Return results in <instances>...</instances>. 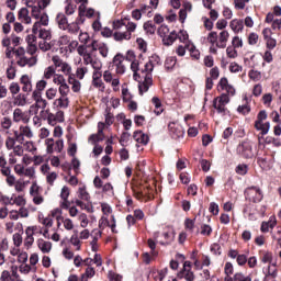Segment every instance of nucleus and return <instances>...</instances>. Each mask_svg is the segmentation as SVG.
<instances>
[{
	"label": "nucleus",
	"instance_id": "1",
	"mask_svg": "<svg viewBox=\"0 0 281 281\" xmlns=\"http://www.w3.org/2000/svg\"><path fill=\"white\" fill-rule=\"evenodd\" d=\"M267 111L261 110L257 115V120L255 121V128L256 131H260L261 135H267L271 128L270 122H263V120H267Z\"/></svg>",
	"mask_w": 281,
	"mask_h": 281
},
{
	"label": "nucleus",
	"instance_id": "2",
	"mask_svg": "<svg viewBox=\"0 0 281 281\" xmlns=\"http://www.w3.org/2000/svg\"><path fill=\"white\" fill-rule=\"evenodd\" d=\"M245 199L250 203H260L262 199H265V194H262V190L259 187H248L245 191Z\"/></svg>",
	"mask_w": 281,
	"mask_h": 281
},
{
	"label": "nucleus",
	"instance_id": "3",
	"mask_svg": "<svg viewBox=\"0 0 281 281\" xmlns=\"http://www.w3.org/2000/svg\"><path fill=\"white\" fill-rule=\"evenodd\" d=\"M237 154L244 159H251L254 157V146L249 142H243L237 146Z\"/></svg>",
	"mask_w": 281,
	"mask_h": 281
},
{
	"label": "nucleus",
	"instance_id": "4",
	"mask_svg": "<svg viewBox=\"0 0 281 281\" xmlns=\"http://www.w3.org/2000/svg\"><path fill=\"white\" fill-rule=\"evenodd\" d=\"M192 262L190 261H184L183 263V269L178 272V278L179 280H184L186 281H194V272H192Z\"/></svg>",
	"mask_w": 281,
	"mask_h": 281
},
{
	"label": "nucleus",
	"instance_id": "5",
	"mask_svg": "<svg viewBox=\"0 0 281 281\" xmlns=\"http://www.w3.org/2000/svg\"><path fill=\"white\" fill-rule=\"evenodd\" d=\"M13 122L19 123L23 122V124L30 123V112H24L23 110L16 108L13 111Z\"/></svg>",
	"mask_w": 281,
	"mask_h": 281
},
{
	"label": "nucleus",
	"instance_id": "6",
	"mask_svg": "<svg viewBox=\"0 0 281 281\" xmlns=\"http://www.w3.org/2000/svg\"><path fill=\"white\" fill-rule=\"evenodd\" d=\"M218 89L221 91H226V95H236V89L234 86L229 85V81L226 77H223L218 82Z\"/></svg>",
	"mask_w": 281,
	"mask_h": 281
},
{
	"label": "nucleus",
	"instance_id": "7",
	"mask_svg": "<svg viewBox=\"0 0 281 281\" xmlns=\"http://www.w3.org/2000/svg\"><path fill=\"white\" fill-rule=\"evenodd\" d=\"M113 65L116 67V74L121 76L126 72V65H124V56L122 54H116L113 58Z\"/></svg>",
	"mask_w": 281,
	"mask_h": 281
},
{
	"label": "nucleus",
	"instance_id": "8",
	"mask_svg": "<svg viewBox=\"0 0 281 281\" xmlns=\"http://www.w3.org/2000/svg\"><path fill=\"white\" fill-rule=\"evenodd\" d=\"M150 87H153V75H146L144 81L138 85L139 94L144 95Z\"/></svg>",
	"mask_w": 281,
	"mask_h": 281
},
{
	"label": "nucleus",
	"instance_id": "9",
	"mask_svg": "<svg viewBox=\"0 0 281 281\" xmlns=\"http://www.w3.org/2000/svg\"><path fill=\"white\" fill-rule=\"evenodd\" d=\"M46 108H47V100L42 98L35 101V104L30 106L29 113H31L32 115H37L38 109L45 110Z\"/></svg>",
	"mask_w": 281,
	"mask_h": 281
},
{
	"label": "nucleus",
	"instance_id": "10",
	"mask_svg": "<svg viewBox=\"0 0 281 281\" xmlns=\"http://www.w3.org/2000/svg\"><path fill=\"white\" fill-rule=\"evenodd\" d=\"M56 23L59 30H63L64 32H66L67 27H69V20L67 19V15H65V13H58L56 15Z\"/></svg>",
	"mask_w": 281,
	"mask_h": 281
},
{
	"label": "nucleus",
	"instance_id": "11",
	"mask_svg": "<svg viewBox=\"0 0 281 281\" xmlns=\"http://www.w3.org/2000/svg\"><path fill=\"white\" fill-rule=\"evenodd\" d=\"M227 41H229V32L222 31L220 33L218 42L216 43V47L220 49H225L227 47Z\"/></svg>",
	"mask_w": 281,
	"mask_h": 281
},
{
	"label": "nucleus",
	"instance_id": "12",
	"mask_svg": "<svg viewBox=\"0 0 281 281\" xmlns=\"http://www.w3.org/2000/svg\"><path fill=\"white\" fill-rule=\"evenodd\" d=\"M133 137L137 144H142L143 146H146L150 139L148 135L144 134L142 131L134 132Z\"/></svg>",
	"mask_w": 281,
	"mask_h": 281
},
{
	"label": "nucleus",
	"instance_id": "13",
	"mask_svg": "<svg viewBox=\"0 0 281 281\" xmlns=\"http://www.w3.org/2000/svg\"><path fill=\"white\" fill-rule=\"evenodd\" d=\"M20 82H21V85H23L22 91H24V93H31L32 78H30V76H27V75H23L20 79Z\"/></svg>",
	"mask_w": 281,
	"mask_h": 281
},
{
	"label": "nucleus",
	"instance_id": "14",
	"mask_svg": "<svg viewBox=\"0 0 281 281\" xmlns=\"http://www.w3.org/2000/svg\"><path fill=\"white\" fill-rule=\"evenodd\" d=\"M18 19L22 21V23H26V25H30V23H32V18L30 16V10H27V8L20 9L18 13Z\"/></svg>",
	"mask_w": 281,
	"mask_h": 281
},
{
	"label": "nucleus",
	"instance_id": "15",
	"mask_svg": "<svg viewBox=\"0 0 281 281\" xmlns=\"http://www.w3.org/2000/svg\"><path fill=\"white\" fill-rule=\"evenodd\" d=\"M229 27L235 34H238V32H243L245 29V22H243V20L234 19L231 21Z\"/></svg>",
	"mask_w": 281,
	"mask_h": 281
},
{
	"label": "nucleus",
	"instance_id": "16",
	"mask_svg": "<svg viewBox=\"0 0 281 281\" xmlns=\"http://www.w3.org/2000/svg\"><path fill=\"white\" fill-rule=\"evenodd\" d=\"M263 273H265L263 281H271L278 278V269L271 268V266H268L266 270L263 269Z\"/></svg>",
	"mask_w": 281,
	"mask_h": 281
},
{
	"label": "nucleus",
	"instance_id": "17",
	"mask_svg": "<svg viewBox=\"0 0 281 281\" xmlns=\"http://www.w3.org/2000/svg\"><path fill=\"white\" fill-rule=\"evenodd\" d=\"M26 238L24 240V244L26 247H32L34 245V227L29 226L25 231Z\"/></svg>",
	"mask_w": 281,
	"mask_h": 281
},
{
	"label": "nucleus",
	"instance_id": "18",
	"mask_svg": "<svg viewBox=\"0 0 281 281\" xmlns=\"http://www.w3.org/2000/svg\"><path fill=\"white\" fill-rule=\"evenodd\" d=\"M37 247L42 251V254H49V251H52V241H45L44 239H38Z\"/></svg>",
	"mask_w": 281,
	"mask_h": 281
},
{
	"label": "nucleus",
	"instance_id": "19",
	"mask_svg": "<svg viewBox=\"0 0 281 281\" xmlns=\"http://www.w3.org/2000/svg\"><path fill=\"white\" fill-rule=\"evenodd\" d=\"M19 67H25V65H30V67L36 65V57H20V59L16 61Z\"/></svg>",
	"mask_w": 281,
	"mask_h": 281
},
{
	"label": "nucleus",
	"instance_id": "20",
	"mask_svg": "<svg viewBox=\"0 0 281 281\" xmlns=\"http://www.w3.org/2000/svg\"><path fill=\"white\" fill-rule=\"evenodd\" d=\"M89 142L93 145L98 144V142H104V132H102V127H100V131H98L97 134L89 136Z\"/></svg>",
	"mask_w": 281,
	"mask_h": 281
},
{
	"label": "nucleus",
	"instance_id": "21",
	"mask_svg": "<svg viewBox=\"0 0 281 281\" xmlns=\"http://www.w3.org/2000/svg\"><path fill=\"white\" fill-rule=\"evenodd\" d=\"M68 82H69V85H71V90L74 91V93H79V91L82 87L80 81L70 75L68 78Z\"/></svg>",
	"mask_w": 281,
	"mask_h": 281
},
{
	"label": "nucleus",
	"instance_id": "22",
	"mask_svg": "<svg viewBox=\"0 0 281 281\" xmlns=\"http://www.w3.org/2000/svg\"><path fill=\"white\" fill-rule=\"evenodd\" d=\"M177 38H178L177 31H172L166 37H162V43H164V45L169 47V45H172V43H175V41H177Z\"/></svg>",
	"mask_w": 281,
	"mask_h": 281
},
{
	"label": "nucleus",
	"instance_id": "23",
	"mask_svg": "<svg viewBox=\"0 0 281 281\" xmlns=\"http://www.w3.org/2000/svg\"><path fill=\"white\" fill-rule=\"evenodd\" d=\"M13 104L15 106H25L27 104V94L20 93L14 98Z\"/></svg>",
	"mask_w": 281,
	"mask_h": 281
},
{
	"label": "nucleus",
	"instance_id": "24",
	"mask_svg": "<svg viewBox=\"0 0 281 281\" xmlns=\"http://www.w3.org/2000/svg\"><path fill=\"white\" fill-rule=\"evenodd\" d=\"M226 106L227 105H225L224 103H220L218 101L213 100V109H215L220 115H227Z\"/></svg>",
	"mask_w": 281,
	"mask_h": 281
},
{
	"label": "nucleus",
	"instance_id": "25",
	"mask_svg": "<svg viewBox=\"0 0 281 281\" xmlns=\"http://www.w3.org/2000/svg\"><path fill=\"white\" fill-rule=\"evenodd\" d=\"M87 12V5L85 4H80L79 5V15L76 19L75 23H77V25H82V23H85V14Z\"/></svg>",
	"mask_w": 281,
	"mask_h": 281
},
{
	"label": "nucleus",
	"instance_id": "26",
	"mask_svg": "<svg viewBox=\"0 0 281 281\" xmlns=\"http://www.w3.org/2000/svg\"><path fill=\"white\" fill-rule=\"evenodd\" d=\"M276 225H278V222L276 220H269L268 222H262L261 223V232L263 234H267V232H269V229H273V227H276Z\"/></svg>",
	"mask_w": 281,
	"mask_h": 281
},
{
	"label": "nucleus",
	"instance_id": "27",
	"mask_svg": "<svg viewBox=\"0 0 281 281\" xmlns=\"http://www.w3.org/2000/svg\"><path fill=\"white\" fill-rule=\"evenodd\" d=\"M92 234H95V236L93 237V239L90 243V245H91V250L95 252L99 249V247H98V239L100 238V236H102V231L94 229V231H92Z\"/></svg>",
	"mask_w": 281,
	"mask_h": 281
},
{
	"label": "nucleus",
	"instance_id": "28",
	"mask_svg": "<svg viewBox=\"0 0 281 281\" xmlns=\"http://www.w3.org/2000/svg\"><path fill=\"white\" fill-rule=\"evenodd\" d=\"M151 102L156 110H154V113L156 115H161L164 113V109H161V99L158 97H153Z\"/></svg>",
	"mask_w": 281,
	"mask_h": 281
},
{
	"label": "nucleus",
	"instance_id": "29",
	"mask_svg": "<svg viewBox=\"0 0 281 281\" xmlns=\"http://www.w3.org/2000/svg\"><path fill=\"white\" fill-rule=\"evenodd\" d=\"M54 104L59 109H67L69 106V98L60 95V98L55 100Z\"/></svg>",
	"mask_w": 281,
	"mask_h": 281
},
{
	"label": "nucleus",
	"instance_id": "30",
	"mask_svg": "<svg viewBox=\"0 0 281 281\" xmlns=\"http://www.w3.org/2000/svg\"><path fill=\"white\" fill-rule=\"evenodd\" d=\"M131 36H132V34L131 33H126V31L125 32H115L114 34H113V38H114V41H131Z\"/></svg>",
	"mask_w": 281,
	"mask_h": 281
},
{
	"label": "nucleus",
	"instance_id": "31",
	"mask_svg": "<svg viewBox=\"0 0 281 281\" xmlns=\"http://www.w3.org/2000/svg\"><path fill=\"white\" fill-rule=\"evenodd\" d=\"M143 30L146 34H155L157 32V26L153 23V21H147L143 25Z\"/></svg>",
	"mask_w": 281,
	"mask_h": 281
},
{
	"label": "nucleus",
	"instance_id": "32",
	"mask_svg": "<svg viewBox=\"0 0 281 281\" xmlns=\"http://www.w3.org/2000/svg\"><path fill=\"white\" fill-rule=\"evenodd\" d=\"M78 196L81 199V201H89L91 199V195L87 191V187H80L78 189Z\"/></svg>",
	"mask_w": 281,
	"mask_h": 281
},
{
	"label": "nucleus",
	"instance_id": "33",
	"mask_svg": "<svg viewBox=\"0 0 281 281\" xmlns=\"http://www.w3.org/2000/svg\"><path fill=\"white\" fill-rule=\"evenodd\" d=\"M95 276V269L92 267H88L83 274H81L80 281H89V278H93Z\"/></svg>",
	"mask_w": 281,
	"mask_h": 281
},
{
	"label": "nucleus",
	"instance_id": "34",
	"mask_svg": "<svg viewBox=\"0 0 281 281\" xmlns=\"http://www.w3.org/2000/svg\"><path fill=\"white\" fill-rule=\"evenodd\" d=\"M175 65H177V57L170 56L167 57L165 60V68L167 70L175 69Z\"/></svg>",
	"mask_w": 281,
	"mask_h": 281
},
{
	"label": "nucleus",
	"instance_id": "35",
	"mask_svg": "<svg viewBox=\"0 0 281 281\" xmlns=\"http://www.w3.org/2000/svg\"><path fill=\"white\" fill-rule=\"evenodd\" d=\"M38 38L42 41H52V32L46 29H41L38 33Z\"/></svg>",
	"mask_w": 281,
	"mask_h": 281
},
{
	"label": "nucleus",
	"instance_id": "36",
	"mask_svg": "<svg viewBox=\"0 0 281 281\" xmlns=\"http://www.w3.org/2000/svg\"><path fill=\"white\" fill-rule=\"evenodd\" d=\"M20 132L22 133V137H27V139H32L34 134L32 133V128L30 126H20Z\"/></svg>",
	"mask_w": 281,
	"mask_h": 281
},
{
	"label": "nucleus",
	"instance_id": "37",
	"mask_svg": "<svg viewBox=\"0 0 281 281\" xmlns=\"http://www.w3.org/2000/svg\"><path fill=\"white\" fill-rule=\"evenodd\" d=\"M188 10H192V4H187L186 5V9H181L179 11V19L181 21V23H184L186 22V19L188 18Z\"/></svg>",
	"mask_w": 281,
	"mask_h": 281
},
{
	"label": "nucleus",
	"instance_id": "38",
	"mask_svg": "<svg viewBox=\"0 0 281 281\" xmlns=\"http://www.w3.org/2000/svg\"><path fill=\"white\" fill-rule=\"evenodd\" d=\"M66 31L69 34H78L80 32V26L78 25V23L71 22V23H68Z\"/></svg>",
	"mask_w": 281,
	"mask_h": 281
},
{
	"label": "nucleus",
	"instance_id": "39",
	"mask_svg": "<svg viewBox=\"0 0 281 281\" xmlns=\"http://www.w3.org/2000/svg\"><path fill=\"white\" fill-rule=\"evenodd\" d=\"M260 260H261V262H263V265H267V262H269V265H271L273 262V252H271V251L263 252Z\"/></svg>",
	"mask_w": 281,
	"mask_h": 281
},
{
	"label": "nucleus",
	"instance_id": "40",
	"mask_svg": "<svg viewBox=\"0 0 281 281\" xmlns=\"http://www.w3.org/2000/svg\"><path fill=\"white\" fill-rule=\"evenodd\" d=\"M45 144H46V153L48 155H52L54 151H55V142H54V138H47L45 140Z\"/></svg>",
	"mask_w": 281,
	"mask_h": 281
},
{
	"label": "nucleus",
	"instance_id": "41",
	"mask_svg": "<svg viewBox=\"0 0 281 281\" xmlns=\"http://www.w3.org/2000/svg\"><path fill=\"white\" fill-rule=\"evenodd\" d=\"M237 113L241 115H249L251 113V106L249 104H243L237 108Z\"/></svg>",
	"mask_w": 281,
	"mask_h": 281
},
{
	"label": "nucleus",
	"instance_id": "42",
	"mask_svg": "<svg viewBox=\"0 0 281 281\" xmlns=\"http://www.w3.org/2000/svg\"><path fill=\"white\" fill-rule=\"evenodd\" d=\"M48 40H42L38 43V47L42 52H49L52 49V44L47 42Z\"/></svg>",
	"mask_w": 281,
	"mask_h": 281
},
{
	"label": "nucleus",
	"instance_id": "43",
	"mask_svg": "<svg viewBox=\"0 0 281 281\" xmlns=\"http://www.w3.org/2000/svg\"><path fill=\"white\" fill-rule=\"evenodd\" d=\"M168 34H170V29L168 27V25H161V26L158 29V36H159L160 38L167 37Z\"/></svg>",
	"mask_w": 281,
	"mask_h": 281
},
{
	"label": "nucleus",
	"instance_id": "44",
	"mask_svg": "<svg viewBox=\"0 0 281 281\" xmlns=\"http://www.w3.org/2000/svg\"><path fill=\"white\" fill-rule=\"evenodd\" d=\"M31 9H32L31 14L33 19H36V21H38V19H41V10H42L41 4L34 5Z\"/></svg>",
	"mask_w": 281,
	"mask_h": 281
},
{
	"label": "nucleus",
	"instance_id": "45",
	"mask_svg": "<svg viewBox=\"0 0 281 281\" xmlns=\"http://www.w3.org/2000/svg\"><path fill=\"white\" fill-rule=\"evenodd\" d=\"M248 76H249L250 80H254L255 82H258V80H260V78H262V74L258 70H250L248 72Z\"/></svg>",
	"mask_w": 281,
	"mask_h": 281
},
{
	"label": "nucleus",
	"instance_id": "46",
	"mask_svg": "<svg viewBox=\"0 0 281 281\" xmlns=\"http://www.w3.org/2000/svg\"><path fill=\"white\" fill-rule=\"evenodd\" d=\"M1 127L4 128V131H9V128L12 127V119L4 116L1 120Z\"/></svg>",
	"mask_w": 281,
	"mask_h": 281
},
{
	"label": "nucleus",
	"instance_id": "47",
	"mask_svg": "<svg viewBox=\"0 0 281 281\" xmlns=\"http://www.w3.org/2000/svg\"><path fill=\"white\" fill-rule=\"evenodd\" d=\"M168 130H169V133L173 135L172 137H179L181 135V132L177 131V124L173 122L168 124Z\"/></svg>",
	"mask_w": 281,
	"mask_h": 281
},
{
	"label": "nucleus",
	"instance_id": "48",
	"mask_svg": "<svg viewBox=\"0 0 281 281\" xmlns=\"http://www.w3.org/2000/svg\"><path fill=\"white\" fill-rule=\"evenodd\" d=\"M168 276V268H164L154 277L156 281H164V278Z\"/></svg>",
	"mask_w": 281,
	"mask_h": 281
},
{
	"label": "nucleus",
	"instance_id": "49",
	"mask_svg": "<svg viewBox=\"0 0 281 281\" xmlns=\"http://www.w3.org/2000/svg\"><path fill=\"white\" fill-rule=\"evenodd\" d=\"M99 53L103 58H106L109 56V46H106L104 43H100Z\"/></svg>",
	"mask_w": 281,
	"mask_h": 281
},
{
	"label": "nucleus",
	"instance_id": "50",
	"mask_svg": "<svg viewBox=\"0 0 281 281\" xmlns=\"http://www.w3.org/2000/svg\"><path fill=\"white\" fill-rule=\"evenodd\" d=\"M89 69L87 67H80L76 70V77L79 78V80L85 79V75H87Z\"/></svg>",
	"mask_w": 281,
	"mask_h": 281
},
{
	"label": "nucleus",
	"instance_id": "51",
	"mask_svg": "<svg viewBox=\"0 0 281 281\" xmlns=\"http://www.w3.org/2000/svg\"><path fill=\"white\" fill-rule=\"evenodd\" d=\"M66 8H65V12L68 16H71V14H74V12H76V7L74 4H71V0H66Z\"/></svg>",
	"mask_w": 281,
	"mask_h": 281
},
{
	"label": "nucleus",
	"instance_id": "52",
	"mask_svg": "<svg viewBox=\"0 0 281 281\" xmlns=\"http://www.w3.org/2000/svg\"><path fill=\"white\" fill-rule=\"evenodd\" d=\"M55 75H56V68H54V66L47 67L44 71V78H46V80H49V78H52Z\"/></svg>",
	"mask_w": 281,
	"mask_h": 281
},
{
	"label": "nucleus",
	"instance_id": "53",
	"mask_svg": "<svg viewBox=\"0 0 281 281\" xmlns=\"http://www.w3.org/2000/svg\"><path fill=\"white\" fill-rule=\"evenodd\" d=\"M234 281H251V277L245 276L243 272H236L234 274Z\"/></svg>",
	"mask_w": 281,
	"mask_h": 281
},
{
	"label": "nucleus",
	"instance_id": "54",
	"mask_svg": "<svg viewBox=\"0 0 281 281\" xmlns=\"http://www.w3.org/2000/svg\"><path fill=\"white\" fill-rule=\"evenodd\" d=\"M207 41L211 43V45H216V43H218V33L214 31L209 33Z\"/></svg>",
	"mask_w": 281,
	"mask_h": 281
},
{
	"label": "nucleus",
	"instance_id": "55",
	"mask_svg": "<svg viewBox=\"0 0 281 281\" xmlns=\"http://www.w3.org/2000/svg\"><path fill=\"white\" fill-rule=\"evenodd\" d=\"M216 102L221 104L227 105L229 104V95L227 93H223L221 97L215 98Z\"/></svg>",
	"mask_w": 281,
	"mask_h": 281
},
{
	"label": "nucleus",
	"instance_id": "56",
	"mask_svg": "<svg viewBox=\"0 0 281 281\" xmlns=\"http://www.w3.org/2000/svg\"><path fill=\"white\" fill-rule=\"evenodd\" d=\"M70 166L76 175L80 172V160L78 158L74 157Z\"/></svg>",
	"mask_w": 281,
	"mask_h": 281
},
{
	"label": "nucleus",
	"instance_id": "57",
	"mask_svg": "<svg viewBox=\"0 0 281 281\" xmlns=\"http://www.w3.org/2000/svg\"><path fill=\"white\" fill-rule=\"evenodd\" d=\"M226 54L228 58H238V50H236V48H234V46H228L226 48Z\"/></svg>",
	"mask_w": 281,
	"mask_h": 281
},
{
	"label": "nucleus",
	"instance_id": "58",
	"mask_svg": "<svg viewBox=\"0 0 281 281\" xmlns=\"http://www.w3.org/2000/svg\"><path fill=\"white\" fill-rule=\"evenodd\" d=\"M53 82L55 85H59V87H60V86L65 85L67 82V80L65 79V76H63V75H55Z\"/></svg>",
	"mask_w": 281,
	"mask_h": 281
},
{
	"label": "nucleus",
	"instance_id": "59",
	"mask_svg": "<svg viewBox=\"0 0 281 281\" xmlns=\"http://www.w3.org/2000/svg\"><path fill=\"white\" fill-rule=\"evenodd\" d=\"M278 41H276V38L268 37V40H266V46L268 49H276Z\"/></svg>",
	"mask_w": 281,
	"mask_h": 281
},
{
	"label": "nucleus",
	"instance_id": "60",
	"mask_svg": "<svg viewBox=\"0 0 281 281\" xmlns=\"http://www.w3.org/2000/svg\"><path fill=\"white\" fill-rule=\"evenodd\" d=\"M136 43L138 45V49H140L142 52L146 53L148 44L144 41V38L138 37L136 40Z\"/></svg>",
	"mask_w": 281,
	"mask_h": 281
},
{
	"label": "nucleus",
	"instance_id": "61",
	"mask_svg": "<svg viewBox=\"0 0 281 281\" xmlns=\"http://www.w3.org/2000/svg\"><path fill=\"white\" fill-rule=\"evenodd\" d=\"M248 170H249V167L247 165H238L236 167L237 175L245 176L247 175Z\"/></svg>",
	"mask_w": 281,
	"mask_h": 281
},
{
	"label": "nucleus",
	"instance_id": "62",
	"mask_svg": "<svg viewBox=\"0 0 281 281\" xmlns=\"http://www.w3.org/2000/svg\"><path fill=\"white\" fill-rule=\"evenodd\" d=\"M60 70L63 74H65V76H71V66L68 63L64 61L60 66Z\"/></svg>",
	"mask_w": 281,
	"mask_h": 281
},
{
	"label": "nucleus",
	"instance_id": "63",
	"mask_svg": "<svg viewBox=\"0 0 281 281\" xmlns=\"http://www.w3.org/2000/svg\"><path fill=\"white\" fill-rule=\"evenodd\" d=\"M59 93L63 97L69 95V85H67V82L59 86Z\"/></svg>",
	"mask_w": 281,
	"mask_h": 281
},
{
	"label": "nucleus",
	"instance_id": "64",
	"mask_svg": "<svg viewBox=\"0 0 281 281\" xmlns=\"http://www.w3.org/2000/svg\"><path fill=\"white\" fill-rule=\"evenodd\" d=\"M232 45L236 49L243 47V38H240L238 36L233 37Z\"/></svg>",
	"mask_w": 281,
	"mask_h": 281
}]
</instances>
